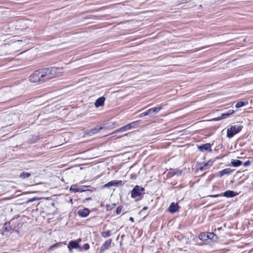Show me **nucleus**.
<instances>
[{
  "instance_id": "33",
  "label": "nucleus",
  "mask_w": 253,
  "mask_h": 253,
  "mask_svg": "<svg viewBox=\"0 0 253 253\" xmlns=\"http://www.w3.org/2000/svg\"><path fill=\"white\" fill-rule=\"evenodd\" d=\"M130 126H129L128 124H127L123 127L124 128V129L125 130V131H126V130L130 129Z\"/></svg>"
},
{
  "instance_id": "7",
  "label": "nucleus",
  "mask_w": 253,
  "mask_h": 253,
  "mask_svg": "<svg viewBox=\"0 0 253 253\" xmlns=\"http://www.w3.org/2000/svg\"><path fill=\"white\" fill-rule=\"evenodd\" d=\"M198 149L202 152L208 151L211 152L212 150L211 149V145L210 143H206L201 146H198Z\"/></svg>"
},
{
  "instance_id": "22",
  "label": "nucleus",
  "mask_w": 253,
  "mask_h": 253,
  "mask_svg": "<svg viewBox=\"0 0 253 253\" xmlns=\"http://www.w3.org/2000/svg\"><path fill=\"white\" fill-rule=\"evenodd\" d=\"M102 237L106 238L111 236V231L110 230L105 231L101 232Z\"/></svg>"
},
{
  "instance_id": "3",
  "label": "nucleus",
  "mask_w": 253,
  "mask_h": 253,
  "mask_svg": "<svg viewBox=\"0 0 253 253\" xmlns=\"http://www.w3.org/2000/svg\"><path fill=\"white\" fill-rule=\"evenodd\" d=\"M242 128V126L238 125L231 126L230 127L227 129V137L228 138L233 137L234 135L241 130Z\"/></svg>"
},
{
  "instance_id": "6",
  "label": "nucleus",
  "mask_w": 253,
  "mask_h": 253,
  "mask_svg": "<svg viewBox=\"0 0 253 253\" xmlns=\"http://www.w3.org/2000/svg\"><path fill=\"white\" fill-rule=\"evenodd\" d=\"M68 248L69 250H71L72 249H78L80 251H82V247L75 241H70L68 245Z\"/></svg>"
},
{
  "instance_id": "4",
  "label": "nucleus",
  "mask_w": 253,
  "mask_h": 253,
  "mask_svg": "<svg viewBox=\"0 0 253 253\" xmlns=\"http://www.w3.org/2000/svg\"><path fill=\"white\" fill-rule=\"evenodd\" d=\"M16 222L17 219H12L8 222H6L3 226V228L7 232H11L12 231L16 230V226L15 224Z\"/></svg>"
},
{
  "instance_id": "2",
  "label": "nucleus",
  "mask_w": 253,
  "mask_h": 253,
  "mask_svg": "<svg viewBox=\"0 0 253 253\" xmlns=\"http://www.w3.org/2000/svg\"><path fill=\"white\" fill-rule=\"evenodd\" d=\"M29 81L32 83H43V81H42V72L41 69L35 71L29 77Z\"/></svg>"
},
{
  "instance_id": "25",
  "label": "nucleus",
  "mask_w": 253,
  "mask_h": 253,
  "mask_svg": "<svg viewBox=\"0 0 253 253\" xmlns=\"http://www.w3.org/2000/svg\"><path fill=\"white\" fill-rule=\"evenodd\" d=\"M207 234L203 233L200 234L199 238L202 240H206L208 238L206 237Z\"/></svg>"
},
{
  "instance_id": "32",
  "label": "nucleus",
  "mask_w": 253,
  "mask_h": 253,
  "mask_svg": "<svg viewBox=\"0 0 253 253\" xmlns=\"http://www.w3.org/2000/svg\"><path fill=\"white\" fill-rule=\"evenodd\" d=\"M148 115H149V113L148 112V110H147L146 112H143V113H141L140 114V116L141 117H144V116H148Z\"/></svg>"
},
{
  "instance_id": "37",
  "label": "nucleus",
  "mask_w": 253,
  "mask_h": 253,
  "mask_svg": "<svg viewBox=\"0 0 253 253\" xmlns=\"http://www.w3.org/2000/svg\"><path fill=\"white\" fill-rule=\"evenodd\" d=\"M82 240L81 239H78L77 240H76V241L77 242H78V244H79V243L81 242Z\"/></svg>"
},
{
  "instance_id": "28",
  "label": "nucleus",
  "mask_w": 253,
  "mask_h": 253,
  "mask_svg": "<svg viewBox=\"0 0 253 253\" xmlns=\"http://www.w3.org/2000/svg\"><path fill=\"white\" fill-rule=\"evenodd\" d=\"M82 250H84L86 251L89 249V245L88 244H85L84 245V246L83 247H82Z\"/></svg>"
},
{
  "instance_id": "5",
  "label": "nucleus",
  "mask_w": 253,
  "mask_h": 253,
  "mask_svg": "<svg viewBox=\"0 0 253 253\" xmlns=\"http://www.w3.org/2000/svg\"><path fill=\"white\" fill-rule=\"evenodd\" d=\"M144 191V188L138 185L135 186L131 191V198H135L137 197L141 196Z\"/></svg>"
},
{
  "instance_id": "15",
  "label": "nucleus",
  "mask_w": 253,
  "mask_h": 253,
  "mask_svg": "<svg viewBox=\"0 0 253 253\" xmlns=\"http://www.w3.org/2000/svg\"><path fill=\"white\" fill-rule=\"evenodd\" d=\"M89 211L88 209L84 208L83 210L79 211L78 214L81 217H85L89 214Z\"/></svg>"
},
{
  "instance_id": "27",
  "label": "nucleus",
  "mask_w": 253,
  "mask_h": 253,
  "mask_svg": "<svg viewBox=\"0 0 253 253\" xmlns=\"http://www.w3.org/2000/svg\"><path fill=\"white\" fill-rule=\"evenodd\" d=\"M137 122H131V123L128 124V125L130 126V128L131 129L132 128H134L135 126H136V125H137Z\"/></svg>"
},
{
  "instance_id": "23",
  "label": "nucleus",
  "mask_w": 253,
  "mask_h": 253,
  "mask_svg": "<svg viewBox=\"0 0 253 253\" xmlns=\"http://www.w3.org/2000/svg\"><path fill=\"white\" fill-rule=\"evenodd\" d=\"M62 244L63 243H61V242H59V243H56V244L51 246L50 247L49 250H53L55 248H57V247H60V246H61Z\"/></svg>"
},
{
  "instance_id": "31",
  "label": "nucleus",
  "mask_w": 253,
  "mask_h": 253,
  "mask_svg": "<svg viewBox=\"0 0 253 253\" xmlns=\"http://www.w3.org/2000/svg\"><path fill=\"white\" fill-rule=\"evenodd\" d=\"M252 162L251 161H247V162L243 163V165L245 167H248L251 165Z\"/></svg>"
},
{
  "instance_id": "18",
  "label": "nucleus",
  "mask_w": 253,
  "mask_h": 253,
  "mask_svg": "<svg viewBox=\"0 0 253 253\" xmlns=\"http://www.w3.org/2000/svg\"><path fill=\"white\" fill-rule=\"evenodd\" d=\"M231 164L232 166L237 167L241 165L242 164V162L238 160L232 159L231 161Z\"/></svg>"
},
{
  "instance_id": "40",
  "label": "nucleus",
  "mask_w": 253,
  "mask_h": 253,
  "mask_svg": "<svg viewBox=\"0 0 253 253\" xmlns=\"http://www.w3.org/2000/svg\"><path fill=\"white\" fill-rule=\"evenodd\" d=\"M126 135H127V133L125 134L124 136H126Z\"/></svg>"
},
{
  "instance_id": "20",
  "label": "nucleus",
  "mask_w": 253,
  "mask_h": 253,
  "mask_svg": "<svg viewBox=\"0 0 253 253\" xmlns=\"http://www.w3.org/2000/svg\"><path fill=\"white\" fill-rule=\"evenodd\" d=\"M248 104V102H244V101L238 102L235 105V107L237 108H240L242 106L247 105Z\"/></svg>"
},
{
  "instance_id": "19",
  "label": "nucleus",
  "mask_w": 253,
  "mask_h": 253,
  "mask_svg": "<svg viewBox=\"0 0 253 253\" xmlns=\"http://www.w3.org/2000/svg\"><path fill=\"white\" fill-rule=\"evenodd\" d=\"M69 191L74 192H78L80 191V189L78 186L76 184L72 185L69 189Z\"/></svg>"
},
{
  "instance_id": "26",
  "label": "nucleus",
  "mask_w": 253,
  "mask_h": 253,
  "mask_svg": "<svg viewBox=\"0 0 253 253\" xmlns=\"http://www.w3.org/2000/svg\"><path fill=\"white\" fill-rule=\"evenodd\" d=\"M214 236H215V234L213 233H207L206 237L207 238L211 239L213 238Z\"/></svg>"
},
{
  "instance_id": "21",
  "label": "nucleus",
  "mask_w": 253,
  "mask_h": 253,
  "mask_svg": "<svg viewBox=\"0 0 253 253\" xmlns=\"http://www.w3.org/2000/svg\"><path fill=\"white\" fill-rule=\"evenodd\" d=\"M31 175V174L28 172H23L20 174V177L22 179L28 178Z\"/></svg>"
},
{
  "instance_id": "13",
  "label": "nucleus",
  "mask_w": 253,
  "mask_h": 253,
  "mask_svg": "<svg viewBox=\"0 0 253 253\" xmlns=\"http://www.w3.org/2000/svg\"><path fill=\"white\" fill-rule=\"evenodd\" d=\"M105 98L104 97H101L98 98L95 102L94 105L96 108L102 106L104 105Z\"/></svg>"
},
{
  "instance_id": "11",
  "label": "nucleus",
  "mask_w": 253,
  "mask_h": 253,
  "mask_svg": "<svg viewBox=\"0 0 253 253\" xmlns=\"http://www.w3.org/2000/svg\"><path fill=\"white\" fill-rule=\"evenodd\" d=\"M178 205L177 203H175L174 202L171 203L169 207L168 208V211L170 213H174L178 211Z\"/></svg>"
},
{
  "instance_id": "12",
  "label": "nucleus",
  "mask_w": 253,
  "mask_h": 253,
  "mask_svg": "<svg viewBox=\"0 0 253 253\" xmlns=\"http://www.w3.org/2000/svg\"><path fill=\"white\" fill-rule=\"evenodd\" d=\"M238 193L235 192L233 191L227 190L222 194V196H223L226 198H232L237 195Z\"/></svg>"
},
{
  "instance_id": "30",
  "label": "nucleus",
  "mask_w": 253,
  "mask_h": 253,
  "mask_svg": "<svg viewBox=\"0 0 253 253\" xmlns=\"http://www.w3.org/2000/svg\"><path fill=\"white\" fill-rule=\"evenodd\" d=\"M123 208L122 207H118L116 210V212L117 214H120L122 212Z\"/></svg>"
},
{
  "instance_id": "1",
  "label": "nucleus",
  "mask_w": 253,
  "mask_h": 253,
  "mask_svg": "<svg viewBox=\"0 0 253 253\" xmlns=\"http://www.w3.org/2000/svg\"><path fill=\"white\" fill-rule=\"evenodd\" d=\"M43 82L59 76L60 69L57 67H50L41 69Z\"/></svg>"
},
{
  "instance_id": "38",
  "label": "nucleus",
  "mask_w": 253,
  "mask_h": 253,
  "mask_svg": "<svg viewBox=\"0 0 253 253\" xmlns=\"http://www.w3.org/2000/svg\"><path fill=\"white\" fill-rule=\"evenodd\" d=\"M129 220L132 222H134V219L132 217H129Z\"/></svg>"
},
{
  "instance_id": "14",
  "label": "nucleus",
  "mask_w": 253,
  "mask_h": 253,
  "mask_svg": "<svg viewBox=\"0 0 253 253\" xmlns=\"http://www.w3.org/2000/svg\"><path fill=\"white\" fill-rule=\"evenodd\" d=\"M112 243V239H108L105 241L104 244L101 247V251H104L108 249L111 246Z\"/></svg>"
},
{
  "instance_id": "34",
  "label": "nucleus",
  "mask_w": 253,
  "mask_h": 253,
  "mask_svg": "<svg viewBox=\"0 0 253 253\" xmlns=\"http://www.w3.org/2000/svg\"><path fill=\"white\" fill-rule=\"evenodd\" d=\"M87 187V186H82L81 187V188H80V191H79L80 192H84V191H85L86 190L84 189L85 188Z\"/></svg>"
},
{
  "instance_id": "35",
  "label": "nucleus",
  "mask_w": 253,
  "mask_h": 253,
  "mask_svg": "<svg viewBox=\"0 0 253 253\" xmlns=\"http://www.w3.org/2000/svg\"><path fill=\"white\" fill-rule=\"evenodd\" d=\"M219 196H222V194H217V195H210V197H218Z\"/></svg>"
},
{
  "instance_id": "17",
  "label": "nucleus",
  "mask_w": 253,
  "mask_h": 253,
  "mask_svg": "<svg viewBox=\"0 0 253 253\" xmlns=\"http://www.w3.org/2000/svg\"><path fill=\"white\" fill-rule=\"evenodd\" d=\"M161 107H154L148 109V112L150 116H152L154 114L158 113L161 110Z\"/></svg>"
},
{
  "instance_id": "39",
  "label": "nucleus",
  "mask_w": 253,
  "mask_h": 253,
  "mask_svg": "<svg viewBox=\"0 0 253 253\" xmlns=\"http://www.w3.org/2000/svg\"><path fill=\"white\" fill-rule=\"evenodd\" d=\"M91 200V198H87L86 199V200H87V201Z\"/></svg>"
},
{
  "instance_id": "24",
  "label": "nucleus",
  "mask_w": 253,
  "mask_h": 253,
  "mask_svg": "<svg viewBox=\"0 0 253 253\" xmlns=\"http://www.w3.org/2000/svg\"><path fill=\"white\" fill-rule=\"evenodd\" d=\"M124 131H126L123 127H122L120 128L119 129H116L113 132H112V134H115L119 132H123Z\"/></svg>"
},
{
  "instance_id": "10",
  "label": "nucleus",
  "mask_w": 253,
  "mask_h": 253,
  "mask_svg": "<svg viewBox=\"0 0 253 253\" xmlns=\"http://www.w3.org/2000/svg\"><path fill=\"white\" fill-rule=\"evenodd\" d=\"M234 111L233 110H229L227 112L222 113L220 117L214 119L215 121H219L233 114Z\"/></svg>"
},
{
  "instance_id": "36",
  "label": "nucleus",
  "mask_w": 253,
  "mask_h": 253,
  "mask_svg": "<svg viewBox=\"0 0 253 253\" xmlns=\"http://www.w3.org/2000/svg\"><path fill=\"white\" fill-rule=\"evenodd\" d=\"M147 209H148V207H146V206H145V207H144L143 208V209H142V210L141 211H146V210H147Z\"/></svg>"
},
{
  "instance_id": "9",
  "label": "nucleus",
  "mask_w": 253,
  "mask_h": 253,
  "mask_svg": "<svg viewBox=\"0 0 253 253\" xmlns=\"http://www.w3.org/2000/svg\"><path fill=\"white\" fill-rule=\"evenodd\" d=\"M123 185L122 180L111 181L104 185V187H110L111 186H118V185Z\"/></svg>"
},
{
  "instance_id": "16",
  "label": "nucleus",
  "mask_w": 253,
  "mask_h": 253,
  "mask_svg": "<svg viewBox=\"0 0 253 253\" xmlns=\"http://www.w3.org/2000/svg\"><path fill=\"white\" fill-rule=\"evenodd\" d=\"M233 171V170L232 169H225L220 171H219L218 175L220 177H221L225 174L229 175Z\"/></svg>"
},
{
  "instance_id": "8",
  "label": "nucleus",
  "mask_w": 253,
  "mask_h": 253,
  "mask_svg": "<svg viewBox=\"0 0 253 253\" xmlns=\"http://www.w3.org/2000/svg\"><path fill=\"white\" fill-rule=\"evenodd\" d=\"M102 129H103V127H102V126L98 127L97 126L95 128H92L90 130H86V134L88 135L91 136L92 135H94V134L98 133Z\"/></svg>"
},
{
  "instance_id": "29",
  "label": "nucleus",
  "mask_w": 253,
  "mask_h": 253,
  "mask_svg": "<svg viewBox=\"0 0 253 253\" xmlns=\"http://www.w3.org/2000/svg\"><path fill=\"white\" fill-rule=\"evenodd\" d=\"M38 200V198H36V197H34L33 198H31V199H29L27 202L26 203H31V202H33L34 201H35L36 200Z\"/></svg>"
}]
</instances>
